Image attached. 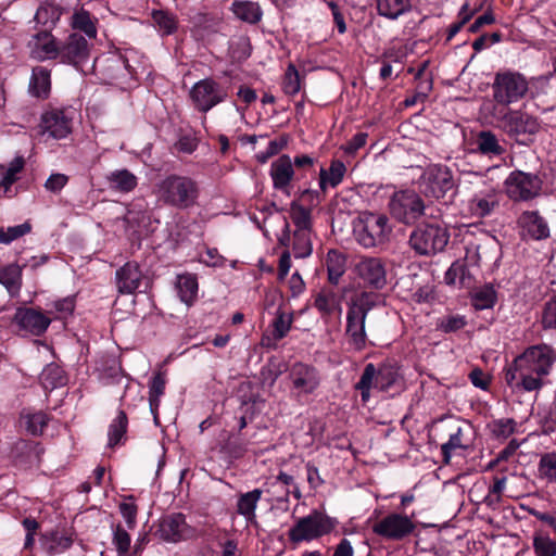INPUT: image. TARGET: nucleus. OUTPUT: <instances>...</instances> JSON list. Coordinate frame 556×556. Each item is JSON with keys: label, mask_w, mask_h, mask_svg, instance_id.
<instances>
[{"label": "nucleus", "mask_w": 556, "mask_h": 556, "mask_svg": "<svg viewBox=\"0 0 556 556\" xmlns=\"http://www.w3.org/2000/svg\"><path fill=\"white\" fill-rule=\"evenodd\" d=\"M357 277L368 287L382 289L387 285V269L379 257H362L355 265Z\"/></svg>", "instance_id": "dca6fc26"}, {"label": "nucleus", "mask_w": 556, "mask_h": 556, "mask_svg": "<svg viewBox=\"0 0 556 556\" xmlns=\"http://www.w3.org/2000/svg\"><path fill=\"white\" fill-rule=\"evenodd\" d=\"M131 539L128 532L121 526H116L113 531V544L118 556H129Z\"/></svg>", "instance_id": "3c124183"}, {"label": "nucleus", "mask_w": 556, "mask_h": 556, "mask_svg": "<svg viewBox=\"0 0 556 556\" xmlns=\"http://www.w3.org/2000/svg\"><path fill=\"white\" fill-rule=\"evenodd\" d=\"M40 128L42 134H48L53 139H63L72 131V119L61 110H51L41 117Z\"/></svg>", "instance_id": "6ab92c4d"}, {"label": "nucleus", "mask_w": 556, "mask_h": 556, "mask_svg": "<svg viewBox=\"0 0 556 556\" xmlns=\"http://www.w3.org/2000/svg\"><path fill=\"white\" fill-rule=\"evenodd\" d=\"M116 285L121 293L132 294L141 283L142 273L138 263L127 262L116 271Z\"/></svg>", "instance_id": "5701e85b"}, {"label": "nucleus", "mask_w": 556, "mask_h": 556, "mask_svg": "<svg viewBox=\"0 0 556 556\" xmlns=\"http://www.w3.org/2000/svg\"><path fill=\"white\" fill-rule=\"evenodd\" d=\"M490 114L496 126L519 143H526L540 129L538 118L522 110L492 106Z\"/></svg>", "instance_id": "f03ea898"}, {"label": "nucleus", "mask_w": 556, "mask_h": 556, "mask_svg": "<svg viewBox=\"0 0 556 556\" xmlns=\"http://www.w3.org/2000/svg\"><path fill=\"white\" fill-rule=\"evenodd\" d=\"M539 478L548 483L556 482V452L545 453L538 465Z\"/></svg>", "instance_id": "a19ab883"}, {"label": "nucleus", "mask_w": 556, "mask_h": 556, "mask_svg": "<svg viewBox=\"0 0 556 556\" xmlns=\"http://www.w3.org/2000/svg\"><path fill=\"white\" fill-rule=\"evenodd\" d=\"M454 187L455 180L452 170L442 164L427 166L419 178L420 191L427 198L441 199Z\"/></svg>", "instance_id": "9d476101"}, {"label": "nucleus", "mask_w": 556, "mask_h": 556, "mask_svg": "<svg viewBox=\"0 0 556 556\" xmlns=\"http://www.w3.org/2000/svg\"><path fill=\"white\" fill-rule=\"evenodd\" d=\"M152 20L163 35H169L176 29V21L174 16L165 11H153Z\"/></svg>", "instance_id": "8fccbe9b"}, {"label": "nucleus", "mask_w": 556, "mask_h": 556, "mask_svg": "<svg viewBox=\"0 0 556 556\" xmlns=\"http://www.w3.org/2000/svg\"><path fill=\"white\" fill-rule=\"evenodd\" d=\"M498 206V197L495 190L486 189L475 193L467 202V210L472 217L489 216Z\"/></svg>", "instance_id": "412c9836"}, {"label": "nucleus", "mask_w": 556, "mask_h": 556, "mask_svg": "<svg viewBox=\"0 0 556 556\" xmlns=\"http://www.w3.org/2000/svg\"><path fill=\"white\" fill-rule=\"evenodd\" d=\"M54 309L49 311V315H53L54 318H64L71 315L75 308V302L73 298H64L53 303Z\"/></svg>", "instance_id": "13d9d810"}, {"label": "nucleus", "mask_w": 556, "mask_h": 556, "mask_svg": "<svg viewBox=\"0 0 556 556\" xmlns=\"http://www.w3.org/2000/svg\"><path fill=\"white\" fill-rule=\"evenodd\" d=\"M379 295L376 293L362 292L349 305L345 333L349 339V344L355 351H362L366 346V317L368 312L379 302Z\"/></svg>", "instance_id": "7ed1b4c3"}, {"label": "nucleus", "mask_w": 556, "mask_h": 556, "mask_svg": "<svg viewBox=\"0 0 556 556\" xmlns=\"http://www.w3.org/2000/svg\"><path fill=\"white\" fill-rule=\"evenodd\" d=\"M372 530L382 538L399 541L414 532L415 523L406 515L392 513L376 522Z\"/></svg>", "instance_id": "ddd939ff"}, {"label": "nucleus", "mask_w": 556, "mask_h": 556, "mask_svg": "<svg viewBox=\"0 0 556 556\" xmlns=\"http://www.w3.org/2000/svg\"><path fill=\"white\" fill-rule=\"evenodd\" d=\"M535 556H556V541L547 534L536 533L533 536Z\"/></svg>", "instance_id": "de8ad7c7"}, {"label": "nucleus", "mask_w": 556, "mask_h": 556, "mask_svg": "<svg viewBox=\"0 0 556 556\" xmlns=\"http://www.w3.org/2000/svg\"><path fill=\"white\" fill-rule=\"evenodd\" d=\"M68 177L64 174L56 173L50 175L45 184V188L53 193L60 192L67 184Z\"/></svg>", "instance_id": "680f3d73"}, {"label": "nucleus", "mask_w": 556, "mask_h": 556, "mask_svg": "<svg viewBox=\"0 0 556 556\" xmlns=\"http://www.w3.org/2000/svg\"><path fill=\"white\" fill-rule=\"evenodd\" d=\"M177 291L180 300L190 305L194 302L198 295V280L192 274H184L177 277Z\"/></svg>", "instance_id": "7c9ffc66"}, {"label": "nucleus", "mask_w": 556, "mask_h": 556, "mask_svg": "<svg viewBox=\"0 0 556 556\" xmlns=\"http://www.w3.org/2000/svg\"><path fill=\"white\" fill-rule=\"evenodd\" d=\"M469 379L476 388L481 390H486L491 382L490 376L479 368L471 370Z\"/></svg>", "instance_id": "0e129e2a"}, {"label": "nucleus", "mask_w": 556, "mask_h": 556, "mask_svg": "<svg viewBox=\"0 0 556 556\" xmlns=\"http://www.w3.org/2000/svg\"><path fill=\"white\" fill-rule=\"evenodd\" d=\"M337 520L318 510L299 518L288 532L289 540L299 544L311 542L329 534L337 526Z\"/></svg>", "instance_id": "423d86ee"}, {"label": "nucleus", "mask_w": 556, "mask_h": 556, "mask_svg": "<svg viewBox=\"0 0 556 556\" xmlns=\"http://www.w3.org/2000/svg\"><path fill=\"white\" fill-rule=\"evenodd\" d=\"M290 217L295 226L294 231H311L312 220L311 211L298 202H292L290 206Z\"/></svg>", "instance_id": "58836bf2"}, {"label": "nucleus", "mask_w": 556, "mask_h": 556, "mask_svg": "<svg viewBox=\"0 0 556 556\" xmlns=\"http://www.w3.org/2000/svg\"><path fill=\"white\" fill-rule=\"evenodd\" d=\"M517 225L522 235L531 239L544 240L549 237L548 224L538 211H523L517 219Z\"/></svg>", "instance_id": "aec40b11"}, {"label": "nucleus", "mask_w": 556, "mask_h": 556, "mask_svg": "<svg viewBox=\"0 0 556 556\" xmlns=\"http://www.w3.org/2000/svg\"><path fill=\"white\" fill-rule=\"evenodd\" d=\"M127 416L123 410H119L109 427V445L115 446L121 442L126 433Z\"/></svg>", "instance_id": "79ce46f5"}, {"label": "nucleus", "mask_w": 556, "mask_h": 556, "mask_svg": "<svg viewBox=\"0 0 556 556\" xmlns=\"http://www.w3.org/2000/svg\"><path fill=\"white\" fill-rule=\"evenodd\" d=\"M516 421L511 418H502L493 421L492 432L497 438H508L515 432Z\"/></svg>", "instance_id": "4d7b16f0"}, {"label": "nucleus", "mask_w": 556, "mask_h": 556, "mask_svg": "<svg viewBox=\"0 0 556 556\" xmlns=\"http://www.w3.org/2000/svg\"><path fill=\"white\" fill-rule=\"evenodd\" d=\"M326 266L328 270L329 280L337 283L340 277L345 271L346 260L343 253L337 250H330L327 253Z\"/></svg>", "instance_id": "f704fd0d"}, {"label": "nucleus", "mask_w": 556, "mask_h": 556, "mask_svg": "<svg viewBox=\"0 0 556 556\" xmlns=\"http://www.w3.org/2000/svg\"><path fill=\"white\" fill-rule=\"evenodd\" d=\"M355 389L359 392L362 402L367 403L372 393L380 392V382L377 367L369 363L365 366Z\"/></svg>", "instance_id": "bb28decb"}, {"label": "nucleus", "mask_w": 556, "mask_h": 556, "mask_svg": "<svg viewBox=\"0 0 556 556\" xmlns=\"http://www.w3.org/2000/svg\"><path fill=\"white\" fill-rule=\"evenodd\" d=\"M450 239L444 225L439 222L420 225L410 236L412 248L420 255H431L443 251Z\"/></svg>", "instance_id": "6e6552de"}, {"label": "nucleus", "mask_w": 556, "mask_h": 556, "mask_svg": "<svg viewBox=\"0 0 556 556\" xmlns=\"http://www.w3.org/2000/svg\"><path fill=\"white\" fill-rule=\"evenodd\" d=\"M289 378L291 381V390L298 397L312 394L320 383L317 369L303 363H298L292 366Z\"/></svg>", "instance_id": "4468645a"}, {"label": "nucleus", "mask_w": 556, "mask_h": 556, "mask_svg": "<svg viewBox=\"0 0 556 556\" xmlns=\"http://www.w3.org/2000/svg\"><path fill=\"white\" fill-rule=\"evenodd\" d=\"M23 419L27 430L34 435L41 434L48 422V417L42 412L26 414L23 416Z\"/></svg>", "instance_id": "603ef678"}, {"label": "nucleus", "mask_w": 556, "mask_h": 556, "mask_svg": "<svg viewBox=\"0 0 556 556\" xmlns=\"http://www.w3.org/2000/svg\"><path fill=\"white\" fill-rule=\"evenodd\" d=\"M166 379L164 374H156L149 386V403L152 414L154 415V419L156 420V410L160 406L161 396L165 391Z\"/></svg>", "instance_id": "4c0bfd02"}, {"label": "nucleus", "mask_w": 556, "mask_h": 556, "mask_svg": "<svg viewBox=\"0 0 556 556\" xmlns=\"http://www.w3.org/2000/svg\"><path fill=\"white\" fill-rule=\"evenodd\" d=\"M332 556H354V548L348 539H342L334 547Z\"/></svg>", "instance_id": "774afa93"}, {"label": "nucleus", "mask_w": 556, "mask_h": 556, "mask_svg": "<svg viewBox=\"0 0 556 556\" xmlns=\"http://www.w3.org/2000/svg\"><path fill=\"white\" fill-rule=\"evenodd\" d=\"M410 8L409 0H377L378 13L390 20H395Z\"/></svg>", "instance_id": "72a5a7b5"}, {"label": "nucleus", "mask_w": 556, "mask_h": 556, "mask_svg": "<svg viewBox=\"0 0 556 556\" xmlns=\"http://www.w3.org/2000/svg\"><path fill=\"white\" fill-rule=\"evenodd\" d=\"M293 318L291 314H286L283 312L278 313L277 317L274 320V338L277 340L282 339L289 332Z\"/></svg>", "instance_id": "6e6d98bb"}, {"label": "nucleus", "mask_w": 556, "mask_h": 556, "mask_svg": "<svg viewBox=\"0 0 556 556\" xmlns=\"http://www.w3.org/2000/svg\"><path fill=\"white\" fill-rule=\"evenodd\" d=\"M14 321L21 330L41 336L50 326L51 317L34 308L20 307L15 312Z\"/></svg>", "instance_id": "a211bd4d"}, {"label": "nucleus", "mask_w": 556, "mask_h": 556, "mask_svg": "<svg viewBox=\"0 0 556 556\" xmlns=\"http://www.w3.org/2000/svg\"><path fill=\"white\" fill-rule=\"evenodd\" d=\"M31 227L28 223H23L21 225L11 226L8 228H0V242L4 244H9L12 241L23 237L24 235L30 231Z\"/></svg>", "instance_id": "864d4df0"}, {"label": "nucleus", "mask_w": 556, "mask_h": 556, "mask_svg": "<svg viewBox=\"0 0 556 556\" xmlns=\"http://www.w3.org/2000/svg\"><path fill=\"white\" fill-rule=\"evenodd\" d=\"M471 302L478 311L492 308L496 302V292L492 286H483L473 292Z\"/></svg>", "instance_id": "ea45409f"}, {"label": "nucleus", "mask_w": 556, "mask_h": 556, "mask_svg": "<svg viewBox=\"0 0 556 556\" xmlns=\"http://www.w3.org/2000/svg\"><path fill=\"white\" fill-rule=\"evenodd\" d=\"M504 190L511 201L528 202L540 195L542 180L535 174L514 170L505 179Z\"/></svg>", "instance_id": "1a4fd4ad"}, {"label": "nucleus", "mask_w": 556, "mask_h": 556, "mask_svg": "<svg viewBox=\"0 0 556 556\" xmlns=\"http://www.w3.org/2000/svg\"><path fill=\"white\" fill-rule=\"evenodd\" d=\"M24 166L25 160L23 156L14 157L7 168L0 166V175H2L0 187L3 188L5 192L18 179V175L23 170Z\"/></svg>", "instance_id": "c9c22d12"}, {"label": "nucleus", "mask_w": 556, "mask_h": 556, "mask_svg": "<svg viewBox=\"0 0 556 556\" xmlns=\"http://www.w3.org/2000/svg\"><path fill=\"white\" fill-rule=\"evenodd\" d=\"M467 325L466 317L463 315H447L438 321V328L443 332H454Z\"/></svg>", "instance_id": "5fc2aeb1"}, {"label": "nucleus", "mask_w": 556, "mask_h": 556, "mask_svg": "<svg viewBox=\"0 0 556 556\" xmlns=\"http://www.w3.org/2000/svg\"><path fill=\"white\" fill-rule=\"evenodd\" d=\"M314 306L323 314L341 312L340 300L332 290H320L314 300Z\"/></svg>", "instance_id": "473e14b6"}, {"label": "nucleus", "mask_w": 556, "mask_h": 556, "mask_svg": "<svg viewBox=\"0 0 556 556\" xmlns=\"http://www.w3.org/2000/svg\"><path fill=\"white\" fill-rule=\"evenodd\" d=\"M108 181L110 188L121 192H129L137 186V177L127 169H117L110 173Z\"/></svg>", "instance_id": "2f4dec72"}, {"label": "nucleus", "mask_w": 556, "mask_h": 556, "mask_svg": "<svg viewBox=\"0 0 556 556\" xmlns=\"http://www.w3.org/2000/svg\"><path fill=\"white\" fill-rule=\"evenodd\" d=\"M193 106L202 113L226 101L228 90L212 78H204L197 81L189 92Z\"/></svg>", "instance_id": "9b49d317"}, {"label": "nucleus", "mask_w": 556, "mask_h": 556, "mask_svg": "<svg viewBox=\"0 0 556 556\" xmlns=\"http://www.w3.org/2000/svg\"><path fill=\"white\" fill-rule=\"evenodd\" d=\"M40 382L46 390L62 386L64 383L62 370L53 364L46 366L40 375Z\"/></svg>", "instance_id": "c03bdc74"}, {"label": "nucleus", "mask_w": 556, "mask_h": 556, "mask_svg": "<svg viewBox=\"0 0 556 556\" xmlns=\"http://www.w3.org/2000/svg\"><path fill=\"white\" fill-rule=\"evenodd\" d=\"M313 250L311 231H294L293 253L295 257L302 258L311 255Z\"/></svg>", "instance_id": "a18cd8bd"}, {"label": "nucleus", "mask_w": 556, "mask_h": 556, "mask_svg": "<svg viewBox=\"0 0 556 556\" xmlns=\"http://www.w3.org/2000/svg\"><path fill=\"white\" fill-rule=\"evenodd\" d=\"M377 370L381 393L394 395L404 390V379L397 366L392 364H383L377 367Z\"/></svg>", "instance_id": "b1692460"}, {"label": "nucleus", "mask_w": 556, "mask_h": 556, "mask_svg": "<svg viewBox=\"0 0 556 556\" xmlns=\"http://www.w3.org/2000/svg\"><path fill=\"white\" fill-rule=\"evenodd\" d=\"M269 175L275 189L288 192L294 176L291 157L283 154L276 159L270 165Z\"/></svg>", "instance_id": "4be33fe9"}, {"label": "nucleus", "mask_w": 556, "mask_h": 556, "mask_svg": "<svg viewBox=\"0 0 556 556\" xmlns=\"http://www.w3.org/2000/svg\"><path fill=\"white\" fill-rule=\"evenodd\" d=\"M464 268L459 263H453L445 273V282L447 285H454L463 276Z\"/></svg>", "instance_id": "338daca9"}, {"label": "nucleus", "mask_w": 556, "mask_h": 556, "mask_svg": "<svg viewBox=\"0 0 556 556\" xmlns=\"http://www.w3.org/2000/svg\"><path fill=\"white\" fill-rule=\"evenodd\" d=\"M70 25L74 33L84 34L83 38L92 41L98 35V18L84 8L76 9L70 21Z\"/></svg>", "instance_id": "393cba45"}, {"label": "nucleus", "mask_w": 556, "mask_h": 556, "mask_svg": "<svg viewBox=\"0 0 556 556\" xmlns=\"http://www.w3.org/2000/svg\"><path fill=\"white\" fill-rule=\"evenodd\" d=\"M21 273L15 265L0 270V283H2L10 293H15L20 289Z\"/></svg>", "instance_id": "09e8293b"}, {"label": "nucleus", "mask_w": 556, "mask_h": 556, "mask_svg": "<svg viewBox=\"0 0 556 556\" xmlns=\"http://www.w3.org/2000/svg\"><path fill=\"white\" fill-rule=\"evenodd\" d=\"M91 42L81 35L72 33L60 46L59 59L62 63L79 68L89 59Z\"/></svg>", "instance_id": "2eb2a0df"}, {"label": "nucleus", "mask_w": 556, "mask_h": 556, "mask_svg": "<svg viewBox=\"0 0 556 556\" xmlns=\"http://www.w3.org/2000/svg\"><path fill=\"white\" fill-rule=\"evenodd\" d=\"M159 533L164 541L178 543L193 538L195 530L186 522L184 515L174 514L162 519Z\"/></svg>", "instance_id": "f3484780"}, {"label": "nucleus", "mask_w": 556, "mask_h": 556, "mask_svg": "<svg viewBox=\"0 0 556 556\" xmlns=\"http://www.w3.org/2000/svg\"><path fill=\"white\" fill-rule=\"evenodd\" d=\"M390 232L391 228L387 216L370 212L359 214L354 226L356 240L365 248L384 243Z\"/></svg>", "instance_id": "0eeeda50"}, {"label": "nucleus", "mask_w": 556, "mask_h": 556, "mask_svg": "<svg viewBox=\"0 0 556 556\" xmlns=\"http://www.w3.org/2000/svg\"><path fill=\"white\" fill-rule=\"evenodd\" d=\"M51 88L50 80V71L42 67L37 66L33 70L30 83H29V91L34 97L45 99L49 96Z\"/></svg>", "instance_id": "c756f323"}, {"label": "nucleus", "mask_w": 556, "mask_h": 556, "mask_svg": "<svg viewBox=\"0 0 556 556\" xmlns=\"http://www.w3.org/2000/svg\"><path fill=\"white\" fill-rule=\"evenodd\" d=\"M231 12L237 18L249 24H256L263 17V10L257 2L250 0H236L231 4Z\"/></svg>", "instance_id": "c85d7f7f"}, {"label": "nucleus", "mask_w": 556, "mask_h": 556, "mask_svg": "<svg viewBox=\"0 0 556 556\" xmlns=\"http://www.w3.org/2000/svg\"><path fill=\"white\" fill-rule=\"evenodd\" d=\"M368 135L366 132H357L352 139L344 146V151L348 154H354L357 150L363 148L367 142Z\"/></svg>", "instance_id": "69168bd1"}, {"label": "nucleus", "mask_w": 556, "mask_h": 556, "mask_svg": "<svg viewBox=\"0 0 556 556\" xmlns=\"http://www.w3.org/2000/svg\"><path fill=\"white\" fill-rule=\"evenodd\" d=\"M119 510L127 522L129 528H134L136 525L137 517V505L134 503L132 497H129L119 504Z\"/></svg>", "instance_id": "052dcab7"}, {"label": "nucleus", "mask_w": 556, "mask_h": 556, "mask_svg": "<svg viewBox=\"0 0 556 556\" xmlns=\"http://www.w3.org/2000/svg\"><path fill=\"white\" fill-rule=\"evenodd\" d=\"M553 364L552 351L546 345L531 346L515 358L506 369L505 380L511 388L534 391L542 387V377Z\"/></svg>", "instance_id": "f257e3e1"}, {"label": "nucleus", "mask_w": 556, "mask_h": 556, "mask_svg": "<svg viewBox=\"0 0 556 556\" xmlns=\"http://www.w3.org/2000/svg\"><path fill=\"white\" fill-rule=\"evenodd\" d=\"M529 90L528 80L517 72H501L492 84L493 106L509 108L525 98Z\"/></svg>", "instance_id": "39448f33"}, {"label": "nucleus", "mask_w": 556, "mask_h": 556, "mask_svg": "<svg viewBox=\"0 0 556 556\" xmlns=\"http://www.w3.org/2000/svg\"><path fill=\"white\" fill-rule=\"evenodd\" d=\"M469 442L464 439V429L458 427L455 432L450 434L448 441L441 446L444 463L448 464L452 455L458 450H466Z\"/></svg>", "instance_id": "e433bc0d"}, {"label": "nucleus", "mask_w": 556, "mask_h": 556, "mask_svg": "<svg viewBox=\"0 0 556 556\" xmlns=\"http://www.w3.org/2000/svg\"><path fill=\"white\" fill-rule=\"evenodd\" d=\"M346 173V166L340 160H333L328 168L321 167L319 169V188L323 192L328 189L338 187Z\"/></svg>", "instance_id": "cd10ccee"}, {"label": "nucleus", "mask_w": 556, "mask_h": 556, "mask_svg": "<svg viewBox=\"0 0 556 556\" xmlns=\"http://www.w3.org/2000/svg\"><path fill=\"white\" fill-rule=\"evenodd\" d=\"M282 90L286 94L289 96H294L301 90L300 74L294 64L292 63H290L287 66V70L285 72L282 80Z\"/></svg>", "instance_id": "49530a36"}, {"label": "nucleus", "mask_w": 556, "mask_h": 556, "mask_svg": "<svg viewBox=\"0 0 556 556\" xmlns=\"http://www.w3.org/2000/svg\"><path fill=\"white\" fill-rule=\"evenodd\" d=\"M160 199L178 208H188L195 204L199 188L194 180L182 176H168L157 186Z\"/></svg>", "instance_id": "20e7f679"}, {"label": "nucleus", "mask_w": 556, "mask_h": 556, "mask_svg": "<svg viewBox=\"0 0 556 556\" xmlns=\"http://www.w3.org/2000/svg\"><path fill=\"white\" fill-rule=\"evenodd\" d=\"M263 495L262 489L240 493L237 498L236 511L248 525H256V508Z\"/></svg>", "instance_id": "a878e982"}, {"label": "nucleus", "mask_w": 556, "mask_h": 556, "mask_svg": "<svg viewBox=\"0 0 556 556\" xmlns=\"http://www.w3.org/2000/svg\"><path fill=\"white\" fill-rule=\"evenodd\" d=\"M542 324L544 328H556V296L546 303Z\"/></svg>", "instance_id": "e2e57ef3"}, {"label": "nucleus", "mask_w": 556, "mask_h": 556, "mask_svg": "<svg viewBox=\"0 0 556 556\" xmlns=\"http://www.w3.org/2000/svg\"><path fill=\"white\" fill-rule=\"evenodd\" d=\"M425 205L420 197L413 190H402L393 194L390 210L395 218L409 224L424 212Z\"/></svg>", "instance_id": "f8f14e48"}, {"label": "nucleus", "mask_w": 556, "mask_h": 556, "mask_svg": "<svg viewBox=\"0 0 556 556\" xmlns=\"http://www.w3.org/2000/svg\"><path fill=\"white\" fill-rule=\"evenodd\" d=\"M478 149L483 154L500 155L504 152L503 147L491 131H482L478 136Z\"/></svg>", "instance_id": "37998d69"}, {"label": "nucleus", "mask_w": 556, "mask_h": 556, "mask_svg": "<svg viewBox=\"0 0 556 556\" xmlns=\"http://www.w3.org/2000/svg\"><path fill=\"white\" fill-rule=\"evenodd\" d=\"M72 539L67 535L54 533L51 535L48 549L53 554L62 553L72 546Z\"/></svg>", "instance_id": "bf43d9fd"}]
</instances>
